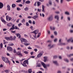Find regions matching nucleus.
I'll return each mask as SVG.
<instances>
[{"mask_svg":"<svg viewBox=\"0 0 73 73\" xmlns=\"http://www.w3.org/2000/svg\"><path fill=\"white\" fill-rule=\"evenodd\" d=\"M21 42H22V44H23V42H26L24 43V44L26 46H27L28 45L30 44V43H27L26 42H28L27 41V40L25 39H24L23 38H22L21 39Z\"/></svg>","mask_w":73,"mask_h":73,"instance_id":"obj_1","label":"nucleus"},{"mask_svg":"<svg viewBox=\"0 0 73 73\" xmlns=\"http://www.w3.org/2000/svg\"><path fill=\"white\" fill-rule=\"evenodd\" d=\"M15 55L16 56H19V57H23V56L21 52H20L19 51L17 52L16 53Z\"/></svg>","mask_w":73,"mask_h":73,"instance_id":"obj_2","label":"nucleus"},{"mask_svg":"<svg viewBox=\"0 0 73 73\" xmlns=\"http://www.w3.org/2000/svg\"><path fill=\"white\" fill-rule=\"evenodd\" d=\"M5 39L7 41H8V40H11V41H12V36H11L9 37L5 36Z\"/></svg>","mask_w":73,"mask_h":73,"instance_id":"obj_3","label":"nucleus"},{"mask_svg":"<svg viewBox=\"0 0 73 73\" xmlns=\"http://www.w3.org/2000/svg\"><path fill=\"white\" fill-rule=\"evenodd\" d=\"M55 46V44H52V43H50L48 45V47L49 48V49H52L54 48Z\"/></svg>","mask_w":73,"mask_h":73,"instance_id":"obj_4","label":"nucleus"},{"mask_svg":"<svg viewBox=\"0 0 73 73\" xmlns=\"http://www.w3.org/2000/svg\"><path fill=\"white\" fill-rule=\"evenodd\" d=\"M2 59L3 60V61L5 62H6V63H8V62L9 60L8 58L2 57Z\"/></svg>","mask_w":73,"mask_h":73,"instance_id":"obj_5","label":"nucleus"},{"mask_svg":"<svg viewBox=\"0 0 73 73\" xmlns=\"http://www.w3.org/2000/svg\"><path fill=\"white\" fill-rule=\"evenodd\" d=\"M7 50L9 52H12V51H13V49H12V47L8 46L7 48Z\"/></svg>","mask_w":73,"mask_h":73,"instance_id":"obj_6","label":"nucleus"},{"mask_svg":"<svg viewBox=\"0 0 73 73\" xmlns=\"http://www.w3.org/2000/svg\"><path fill=\"white\" fill-rule=\"evenodd\" d=\"M53 19V15H50L48 18H47V20H49V21H52Z\"/></svg>","mask_w":73,"mask_h":73,"instance_id":"obj_7","label":"nucleus"},{"mask_svg":"<svg viewBox=\"0 0 73 73\" xmlns=\"http://www.w3.org/2000/svg\"><path fill=\"white\" fill-rule=\"evenodd\" d=\"M43 54V51H42L40 52L37 55V58H40Z\"/></svg>","mask_w":73,"mask_h":73,"instance_id":"obj_8","label":"nucleus"},{"mask_svg":"<svg viewBox=\"0 0 73 73\" xmlns=\"http://www.w3.org/2000/svg\"><path fill=\"white\" fill-rule=\"evenodd\" d=\"M52 62L53 64H55L57 66H58L59 65V64L58 63L57 61L56 60H53Z\"/></svg>","mask_w":73,"mask_h":73,"instance_id":"obj_9","label":"nucleus"},{"mask_svg":"<svg viewBox=\"0 0 73 73\" xmlns=\"http://www.w3.org/2000/svg\"><path fill=\"white\" fill-rule=\"evenodd\" d=\"M39 32V30L37 29V30H35L34 31H33V32H32V33H34V34L36 35L37 34V33H38Z\"/></svg>","mask_w":73,"mask_h":73,"instance_id":"obj_10","label":"nucleus"},{"mask_svg":"<svg viewBox=\"0 0 73 73\" xmlns=\"http://www.w3.org/2000/svg\"><path fill=\"white\" fill-rule=\"evenodd\" d=\"M48 3L49 4H47V5L49 7V5H52V0H49L48 1Z\"/></svg>","mask_w":73,"mask_h":73,"instance_id":"obj_11","label":"nucleus"},{"mask_svg":"<svg viewBox=\"0 0 73 73\" xmlns=\"http://www.w3.org/2000/svg\"><path fill=\"white\" fill-rule=\"evenodd\" d=\"M1 19L2 22H3V23H4L5 24L7 23V22H6V21L4 20V19H3V17H1Z\"/></svg>","mask_w":73,"mask_h":73,"instance_id":"obj_12","label":"nucleus"},{"mask_svg":"<svg viewBox=\"0 0 73 73\" xmlns=\"http://www.w3.org/2000/svg\"><path fill=\"white\" fill-rule=\"evenodd\" d=\"M41 65L43 66L44 68H46V65H45V64L43 62H41Z\"/></svg>","mask_w":73,"mask_h":73,"instance_id":"obj_13","label":"nucleus"},{"mask_svg":"<svg viewBox=\"0 0 73 73\" xmlns=\"http://www.w3.org/2000/svg\"><path fill=\"white\" fill-rule=\"evenodd\" d=\"M7 10H8V11H11V7H10V6H9V5L8 4L7 5Z\"/></svg>","mask_w":73,"mask_h":73,"instance_id":"obj_14","label":"nucleus"},{"mask_svg":"<svg viewBox=\"0 0 73 73\" xmlns=\"http://www.w3.org/2000/svg\"><path fill=\"white\" fill-rule=\"evenodd\" d=\"M4 7V5L3 3L1 2H0V9H2V8H3Z\"/></svg>","mask_w":73,"mask_h":73,"instance_id":"obj_15","label":"nucleus"},{"mask_svg":"<svg viewBox=\"0 0 73 73\" xmlns=\"http://www.w3.org/2000/svg\"><path fill=\"white\" fill-rule=\"evenodd\" d=\"M38 16L35 15L33 17H32V18L35 20H36V19H37V18H38Z\"/></svg>","mask_w":73,"mask_h":73,"instance_id":"obj_16","label":"nucleus"},{"mask_svg":"<svg viewBox=\"0 0 73 73\" xmlns=\"http://www.w3.org/2000/svg\"><path fill=\"white\" fill-rule=\"evenodd\" d=\"M15 35H16L17 37H19L18 38H21V35H20V34H19V33H16L15 34Z\"/></svg>","mask_w":73,"mask_h":73,"instance_id":"obj_17","label":"nucleus"},{"mask_svg":"<svg viewBox=\"0 0 73 73\" xmlns=\"http://www.w3.org/2000/svg\"><path fill=\"white\" fill-rule=\"evenodd\" d=\"M55 18L56 19L57 21H59V16L58 15H56L55 16Z\"/></svg>","mask_w":73,"mask_h":73,"instance_id":"obj_18","label":"nucleus"},{"mask_svg":"<svg viewBox=\"0 0 73 73\" xmlns=\"http://www.w3.org/2000/svg\"><path fill=\"white\" fill-rule=\"evenodd\" d=\"M12 25V23H9L7 24V27H11Z\"/></svg>","mask_w":73,"mask_h":73,"instance_id":"obj_19","label":"nucleus"},{"mask_svg":"<svg viewBox=\"0 0 73 73\" xmlns=\"http://www.w3.org/2000/svg\"><path fill=\"white\" fill-rule=\"evenodd\" d=\"M64 61H65V62H69V60L67 58H64Z\"/></svg>","mask_w":73,"mask_h":73,"instance_id":"obj_20","label":"nucleus"},{"mask_svg":"<svg viewBox=\"0 0 73 73\" xmlns=\"http://www.w3.org/2000/svg\"><path fill=\"white\" fill-rule=\"evenodd\" d=\"M50 29L51 30H55V29H56V27H50Z\"/></svg>","mask_w":73,"mask_h":73,"instance_id":"obj_21","label":"nucleus"},{"mask_svg":"<svg viewBox=\"0 0 73 73\" xmlns=\"http://www.w3.org/2000/svg\"><path fill=\"white\" fill-rule=\"evenodd\" d=\"M73 38L72 37L70 38H69L67 40V42H70V41L71 42V41L72 40H73Z\"/></svg>","mask_w":73,"mask_h":73,"instance_id":"obj_22","label":"nucleus"},{"mask_svg":"<svg viewBox=\"0 0 73 73\" xmlns=\"http://www.w3.org/2000/svg\"><path fill=\"white\" fill-rule=\"evenodd\" d=\"M41 2H40L39 1H38L37 2V7H39V6H40V5H41Z\"/></svg>","mask_w":73,"mask_h":73,"instance_id":"obj_23","label":"nucleus"},{"mask_svg":"<svg viewBox=\"0 0 73 73\" xmlns=\"http://www.w3.org/2000/svg\"><path fill=\"white\" fill-rule=\"evenodd\" d=\"M66 44H65V43L61 42L58 45H64Z\"/></svg>","mask_w":73,"mask_h":73,"instance_id":"obj_24","label":"nucleus"},{"mask_svg":"<svg viewBox=\"0 0 73 73\" xmlns=\"http://www.w3.org/2000/svg\"><path fill=\"white\" fill-rule=\"evenodd\" d=\"M65 14L67 15H70V13L68 11H66L65 12Z\"/></svg>","mask_w":73,"mask_h":73,"instance_id":"obj_25","label":"nucleus"},{"mask_svg":"<svg viewBox=\"0 0 73 73\" xmlns=\"http://www.w3.org/2000/svg\"><path fill=\"white\" fill-rule=\"evenodd\" d=\"M61 41H62V39L61 38L59 40V43L58 44V45L60 43L62 42Z\"/></svg>","mask_w":73,"mask_h":73,"instance_id":"obj_26","label":"nucleus"},{"mask_svg":"<svg viewBox=\"0 0 73 73\" xmlns=\"http://www.w3.org/2000/svg\"><path fill=\"white\" fill-rule=\"evenodd\" d=\"M16 4H13L12 5V8H15V7H16Z\"/></svg>","mask_w":73,"mask_h":73,"instance_id":"obj_27","label":"nucleus"},{"mask_svg":"<svg viewBox=\"0 0 73 73\" xmlns=\"http://www.w3.org/2000/svg\"><path fill=\"white\" fill-rule=\"evenodd\" d=\"M8 45L9 46H13L14 45V44L13 43H9Z\"/></svg>","mask_w":73,"mask_h":73,"instance_id":"obj_28","label":"nucleus"},{"mask_svg":"<svg viewBox=\"0 0 73 73\" xmlns=\"http://www.w3.org/2000/svg\"><path fill=\"white\" fill-rule=\"evenodd\" d=\"M24 53L26 54H28V52L27 51L25 50L24 52Z\"/></svg>","mask_w":73,"mask_h":73,"instance_id":"obj_29","label":"nucleus"},{"mask_svg":"<svg viewBox=\"0 0 73 73\" xmlns=\"http://www.w3.org/2000/svg\"><path fill=\"white\" fill-rule=\"evenodd\" d=\"M73 56V54L67 55V56L68 57H72V56Z\"/></svg>","mask_w":73,"mask_h":73,"instance_id":"obj_30","label":"nucleus"},{"mask_svg":"<svg viewBox=\"0 0 73 73\" xmlns=\"http://www.w3.org/2000/svg\"><path fill=\"white\" fill-rule=\"evenodd\" d=\"M28 71H29V73H32V69H29Z\"/></svg>","mask_w":73,"mask_h":73,"instance_id":"obj_31","label":"nucleus"},{"mask_svg":"<svg viewBox=\"0 0 73 73\" xmlns=\"http://www.w3.org/2000/svg\"><path fill=\"white\" fill-rule=\"evenodd\" d=\"M25 3L26 4H29V3H31V1H26Z\"/></svg>","mask_w":73,"mask_h":73,"instance_id":"obj_32","label":"nucleus"},{"mask_svg":"<svg viewBox=\"0 0 73 73\" xmlns=\"http://www.w3.org/2000/svg\"><path fill=\"white\" fill-rule=\"evenodd\" d=\"M67 19L68 20V21H70V16H68L67 17Z\"/></svg>","mask_w":73,"mask_h":73,"instance_id":"obj_33","label":"nucleus"},{"mask_svg":"<svg viewBox=\"0 0 73 73\" xmlns=\"http://www.w3.org/2000/svg\"><path fill=\"white\" fill-rule=\"evenodd\" d=\"M50 65L49 64H47L46 65V70H48V68H46V67H49L50 66Z\"/></svg>","mask_w":73,"mask_h":73,"instance_id":"obj_34","label":"nucleus"},{"mask_svg":"<svg viewBox=\"0 0 73 73\" xmlns=\"http://www.w3.org/2000/svg\"><path fill=\"white\" fill-rule=\"evenodd\" d=\"M24 10L25 11H28V7H26L24 9Z\"/></svg>","mask_w":73,"mask_h":73,"instance_id":"obj_35","label":"nucleus"},{"mask_svg":"<svg viewBox=\"0 0 73 73\" xmlns=\"http://www.w3.org/2000/svg\"><path fill=\"white\" fill-rule=\"evenodd\" d=\"M16 36H15L13 38L12 36V40H15L16 39Z\"/></svg>","mask_w":73,"mask_h":73,"instance_id":"obj_36","label":"nucleus"},{"mask_svg":"<svg viewBox=\"0 0 73 73\" xmlns=\"http://www.w3.org/2000/svg\"><path fill=\"white\" fill-rule=\"evenodd\" d=\"M49 61V58H48V57L46 56V62H47Z\"/></svg>","mask_w":73,"mask_h":73,"instance_id":"obj_37","label":"nucleus"},{"mask_svg":"<svg viewBox=\"0 0 73 73\" xmlns=\"http://www.w3.org/2000/svg\"><path fill=\"white\" fill-rule=\"evenodd\" d=\"M26 64H27L28 65V60H26L24 61Z\"/></svg>","mask_w":73,"mask_h":73,"instance_id":"obj_38","label":"nucleus"},{"mask_svg":"<svg viewBox=\"0 0 73 73\" xmlns=\"http://www.w3.org/2000/svg\"><path fill=\"white\" fill-rule=\"evenodd\" d=\"M60 19L61 20H62L63 19H64V16L63 15H62L61 16V18H60Z\"/></svg>","mask_w":73,"mask_h":73,"instance_id":"obj_39","label":"nucleus"},{"mask_svg":"<svg viewBox=\"0 0 73 73\" xmlns=\"http://www.w3.org/2000/svg\"><path fill=\"white\" fill-rule=\"evenodd\" d=\"M26 26H27V27H29V25L28 22H27L26 23Z\"/></svg>","mask_w":73,"mask_h":73,"instance_id":"obj_40","label":"nucleus"},{"mask_svg":"<svg viewBox=\"0 0 73 73\" xmlns=\"http://www.w3.org/2000/svg\"><path fill=\"white\" fill-rule=\"evenodd\" d=\"M21 8H19V7H17V11H20L21 10Z\"/></svg>","mask_w":73,"mask_h":73,"instance_id":"obj_41","label":"nucleus"},{"mask_svg":"<svg viewBox=\"0 0 73 73\" xmlns=\"http://www.w3.org/2000/svg\"><path fill=\"white\" fill-rule=\"evenodd\" d=\"M25 19H23V20H22V23H25Z\"/></svg>","mask_w":73,"mask_h":73,"instance_id":"obj_42","label":"nucleus"},{"mask_svg":"<svg viewBox=\"0 0 73 73\" xmlns=\"http://www.w3.org/2000/svg\"><path fill=\"white\" fill-rule=\"evenodd\" d=\"M60 4H62L64 2V0H60Z\"/></svg>","mask_w":73,"mask_h":73,"instance_id":"obj_43","label":"nucleus"},{"mask_svg":"<svg viewBox=\"0 0 73 73\" xmlns=\"http://www.w3.org/2000/svg\"><path fill=\"white\" fill-rule=\"evenodd\" d=\"M58 40V39L57 38H56L54 40V42H57V40Z\"/></svg>","mask_w":73,"mask_h":73,"instance_id":"obj_44","label":"nucleus"},{"mask_svg":"<svg viewBox=\"0 0 73 73\" xmlns=\"http://www.w3.org/2000/svg\"><path fill=\"white\" fill-rule=\"evenodd\" d=\"M21 1V0H18L16 1V3H20Z\"/></svg>","mask_w":73,"mask_h":73,"instance_id":"obj_45","label":"nucleus"},{"mask_svg":"<svg viewBox=\"0 0 73 73\" xmlns=\"http://www.w3.org/2000/svg\"><path fill=\"white\" fill-rule=\"evenodd\" d=\"M15 29V28L11 27L9 29V31H11V30H13Z\"/></svg>","mask_w":73,"mask_h":73,"instance_id":"obj_46","label":"nucleus"},{"mask_svg":"<svg viewBox=\"0 0 73 73\" xmlns=\"http://www.w3.org/2000/svg\"><path fill=\"white\" fill-rule=\"evenodd\" d=\"M8 18H9V17L8 16V15L6 16V19L7 21H8Z\"/></svg>","mask_w":73,"mask_h":73,"instance_id":"obj_47","label":"nucleus"},{"mask_svg":"<svg viewBox=\"0 0 73 73\" xmlns=\"http://www.w3.org/2000/svg\"><path fill=\"white\" fill-rule=\"evenodd\" d=\"M13 53H16V50L15 49H14L13 50Z\"/></svg>","mask_w":73,"mask_h":73,"instance_id":"obj_48","label":"nucleus"},{"mask_svg":"<svg viewBox=\"0 0 73 73\" xmlns=\"http://www.w3.org/2000/svg\"><path fill=\"white\" fill-rule=\"evenodd\" d=\"M11 33H14V34H15V33H16V31H11Z\"/></svg>","mask_w":73,"mask_h":73,"instance_id":"obj_49","label":"nucleus"},{"mask_svg":"<svg viewBox=\"0 0 73 73\" xmlns=\"http://www.w3.org/2000/svg\"><path fill=\"white\" fill-rule=\"evenodd\" d=\"M55 13L57 14H59L60 13V12L58 11H56L55 12Z\"/></svg>","mask_w":73,"mask_h":73,"instance_id":"obj_50","label":"nucleus"},{"mask_svg":"<svg viewBox=\"0 0 73 73\" xmlns=\"http://www.w3.org/2000/svg\"><path fill=\"white\" fill-rule=\"evenodd\" d=\"M37 2H36L35 3V4L34 5V6H35V7H36V5H37Z\"/></svg>","mask_w":73,"mask_h":73,"instance_id":"obj_51","label":"nucleus"},{"mask_svg":"<svg viewBox=\"0 0 73 73\" xmlns=\"http://www.w3.org/2000/svg\"><path fill=\"white\" fill-rule=\"evenodd\" d=\"M33 26H31L30 27V28L31 29L32 31H33V30L32 29H33Z\"/></svg>","mask_w":73,"mask_h":73,"instance_id":"obj_52","label":"nucleus"},{"mask_svg":"<svg viewBox=\"0 0 73 73\" xmlns=\"http://www.w3.org/2000/svg\"><path fill=\"white\" fill-rule=\"evenodd\" d=\"M54 58H57V56L55 55L53 56Z\"/></svg>","mask_w":73,"mask_h":73,"instance_id":"obj_53","label":"nucleus"},{"mask_svg":"<svg viewBox=\"0 0 73 73\" xmlns=\"http://www.w3.org/2000/svg\"><path fill=\"white\" fill-rule=\"evenodd\" d=\"M22 65L24 66V67H26L27 66V65L26 64H22Z\"/></svg>","mask_w":73,"mask_h":73,"instance_id":"obj_54","label":"nucleus"},{"mask_svg":"<svg viewBox=\"0 0 73 73\" xmlns=\"http://www.w3.org/2000/svg\"><path fill=\"white\" fill-rule=\"evenodd\" d=\"M22 25V24L21 23H19V24H18V26L19 27H20L21 25Z\"/></svg>","mask_w":73,"mask_h":73,"instance_id":"obj_55","label":"nucleus"},{"mask_svg":"<svg viewBox=\"0 0 73 73\" xmlns=\"http://www.w3.org/2000/svg\"><path fill=\"white\" fill-rule=\"evenodd\" d=\"M48 33V35H50V31H49V30H48L47 31Z\"/></svg>","mask_w":73,"mask_h":73,"instance_id":"obj_56","label":"nucleus"},{"mask_svg":"<svg viewBox=\"0 0 73 73\" xmlns=\"http://www.w3.org/2000/svg\"><path fill=\"white\" fill-rule=\"evenodd\" d=\"M44 62H46V56L44 57Z\"/></svg>","mask_w":73,"mask_h":73,"instance_id":"obj_57","label":"nucleus"},{"mask_svg":"<svg viewBox=\"0 0 73 73\" xmlns=\"http://www.w3.org/2000/svg\"><path fill=\"white\" fill-rule=\"evenodd\" d=\"M55 1L58 4L59 3V0H55Z\"/></svg>","mask_w":73,"mask_h":73,"instance_id":"obj_58","label":"nucleus"},{"mask_svg":"<svg viewBox=\"0 0 73 73\" xmlns=\"http://www.w3.org/2000/svg\"><path fill=\"white\" fill-rule=\"evenodd\" d=\"M0 45L1 48H3V44H2V43H1Z\"/></svg>","mask_w":73,"mask_h":73,"instance_id":"obj_59","label":"nucleus"},{"mask_svg":"<svg viewBox=\"0 0 73 73\" xmlns=\"http://www.w3.org/2000/svg\"><path fill=\"white\" fill-rule=\"evenodd\" d=\"M70 33H73V30H70Z\"/></svg>","mask_w":73,"mask_h":73,"instance_id":"obj_60","label":"nucleus"},{"mask_svg":"<svg viewBox=\"0 0 73 73\" xmlns=\"http://www.w3.org/2000/svg\"><path fill=\"white\" fill-rule=\"evenodd\" d=\"M27 49H32V48L30 46H29L27 48Z\"/></svg>","mask_w":73,"mask_h":73,"instance_id":"obj_61","label":"nucleus"},{"mask_svg":"<svg viewBox=\"0 0 73 73\" xmlns=\"http://www.w3.org/2000/svg\"><path fill=\"white\" fill-rule=\"evenodd\" d=\"M41 64H38L36 66H37V67H41Z\"/></svg>","mask_w":73,"mask_h":73,"instance_id":"obj_62","label":"nucleus"},{"mask_svg":"<svg viewBox=\"0 0 73 73\" xmlns=\"http://www.w3.org/2000/svg\"><path fill=\"white\" fill-rule=\"evenodd\" d=\"M57 73H61V71L60 70H58L57 72Z\"/></svg>","mask_w":73,"mask_h":73,"instance_id":"obj_63","label":"nucleus"},{"mask_svg":"<svg viewBox=\"0 0 73 73\" xmlns=\"http://www.w3.org/2000/svg\"><path fill=\"white\" fill-rule=\"evenodd\" d=\"M28 22L30 24H32V21H31V20H29Z\"/></svg>","mask_w":73,"mask_h":73,"instance_id":"obj_64","label":"nucleus"}]
</instances>
